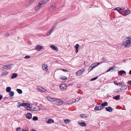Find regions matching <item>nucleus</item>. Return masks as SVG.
<instances>
[{
    "instance_id": "f257e3e1",
    "label": "nucleus",
    "mask_w": 131,
    "mask_h": 131,
    "mask_svg": "<svg viewBox=\"0 0 131 131\" xmlns=\"http://www.w3.org/2000/svg\"><path fill=\"white\" fill-rule=\"evenodd\" d=\"M123 45L125 48H129L131 46V36L124 39Z\"/></svg>"
},
{
    "instance_id": "f03ea898",
    "label": "nucleus",
    "mask_w": 131,
    "mask_h": 131,
    "mask_svg": "<svg viewBox=\"0 0 131 131\" xmlns=\"http://www.w3.org/2000/svg\"><path fill=\"white\" fill-rule=\"evenodd\" d=\"M100 63H101L95 62L92 64L89 68V69L88 70L89 72H90L93 68H94L96 66H97Z\"/></svg>"
},
{
    "instance_id": "7ed1b4c3",
    "label": "nucleus",
    "mask_w": 131,
    "mask_h": 131,
    "mask_svg": "<svg viewBox=\"0 0 131 131\" xmlns=\"http://www.w3.org/2000/svg\"><path fill=\"white\" fill-rule=\"evenodd\" d=\"M85 70V69L83 68L79 70L76 72V74L78 76H81L84 73Z\"/></svg>"
},
{
    "instance_id": "20e7f679",
    "label": "nucleus",
    "mask_w": 131,
    "mask_h": 131,
    "mask_svg": "<svg viewBox=\"0 0 131 131\" xmlns=\"http://www.w3.org/2000/svg\"><path fill=\"white\" fill-rule=\"evenodd\" d=\"M103 108L101 104L98 103L96 105L94 110L96 111H99L101 110Z\"/></svg>"
},
{
    "instance_id": "39448f33",
    "label": "nucleus",
    "mask_w": 131,
    "mask_h": 131,
    "mask_svg": "<svg viewBox=\"0 0 131 131\" xmlns=\"http://www.w3.org/2000/svg\"><path fill=\"white\" fill-rule=\"evenodd\" d=\"M67 86L65 83L62 84L60 86L61 89L63 91L66 90L67 88Z\"/></svg>"
},
{
    "instance_id": "423d86ee",
    "label": "nucleus",
    "mask_w": 131,
    "mask_h": 131,
    "mask_svg": "<svg viewBox=\"0 0 131 131\" xmlns=\"http://www.w3.org/2000/svg\"><path fill=\"white\" fill-rule=\"evenodd\" d=\"M11 65L9 64L5 65L2 67V70L5 71L8 70L9 69H10L11 68Z\"/></svg>"
},
{
    "instance_id": "0eeeda50",
    "label": "nucleus",
    "mask_w": 131,
    "mask_h": 131,
    "mask_svg": "<svg viewBox=\"0 0 131 131\" xmlns=\"http://www.w3.org/2000/svg\"><path fill=\"white\" fill-rule=\"evenodd\" d=\"M78 123L79 125L85 127L86 126V124L83 121H78Z\"/></svg>"
},
{
    "instance_id": "6e6552de",
    "label": "nucleus",
    "mask_w": 131,
    "mask_h": 131,
    "mask_svg": "<svg viewBox=\"0 0 131 131\" xmlns=\"http://www.w3.org/2000/svg\"><path fill=\"white\" fill-rule=\"evenodd\" d=\"M55 101L56 102V104L57 105H61L63 104V102L59 99H56Z\"/></svg>"
},
{
    "instance_id": "1a4fd4ad",
    "label": "nucleus",
    "mask_w": 131,
    "mask_h": 131,
    "mask_svg": "<svg viewBox=\"0 0 131 131\" xmlns=\"http://www.w3.org/2000/svg\"><path fill=\"white\" fill-rule=\"evenodd\" d=\"M47 67L48 66L47 64H44L42 65V69L44 71H47L48 70Z\"/></svg>"
},
{
    "instance_id": "9d476101",
    "label": "nucleus",
    "mask_w": 131,
    "mask_h": 131,
    "mask_svg": "<svg viewBox=\"0 0 131 131\" xmlns=\"http://www.w3.org/2000/svg\"><path fill=\"white\" fill-rule=\"evenodd\" d=\"M50 47L52 50L57 51L58 50V47L56 46H55L54 45H50Z\"/></svg>"
},
{
    "instance_id": "9b49d317",
    "label": "nucleus",
    "mask_w": 131,
    "mask_h": 131,
    "mask_svg": "<svg viewBox=\"0 0 131 131\" xmlns=\"http://www.w3.org/2000/svg\"><path fill=\"white\" fill-rule=\"evenodd\" d=\"M105 108L106 111L110 112H111L113 110V109L110 106L106 107H105Z\"/></svg>"
},
{
    "instance_id": "f8f14e48",
    "label": "nucleus",
    "mask_w": 131,
    "mask_h": 131,
    "mask_svg": "<svg viewBox=\"0 0 131 131\" xmlns=\"http://www.w3.org/2000/svg\"><path fill=\"white\" fill-rule=\"evenodd\" d=\"M26 117L28 119H30L32 118V114H31L28 113L26 115Z\"/></svg>"
},
{
    "instance_id": "ddd939ff",
    "label": "nucleus",
    "mask_w": 131,
    "mask_h": 131,
    "mask_svg": "<svg viewBox=\"0 0 131 131\" xmlns=\"http://www.w3.org/2000/svg\"><path fill=\"white\" fill-rule=\"evenodd\" d=\"M47 99L48 101H50L54 102L55 101L56 99L52 97H47Z\"/></svg>"
},
{
    "instance_id": "4468645a",
    "label": "nucleus",
    "mask_w": 131,
    "mask_h": 131,
    "mask_svg": "<svg viewBox=\"0 0 131 131\" xmlns=\"http://www.w3.org/2000/svg\"><path fill=\"white\" fill-rule=\"evenodd\" d=\"M23 106L25 107H29L30 106V104L28 103H23Z\"/></svg>"
},
{
    "instance_id": "2eb2a0df",
    "label": "nucleus",
    "mask_w": 131,
    "mask_h": 131,
    "mask_svg": "<svg viewBox=\"0 0 131 131\" xmlns=\"http://www.w3.org/2000/svg\"><path fill=\"white\" fill-rule=\"evenodd\" d=\"M102 107L103 108L105 106H107L108 105V103L107 102H105L104 103H103L102 104H101Z\"/></svg>"
},
{
    "instance_id": "dca6fc26",
    "label": "nucleus",
    "mask_w": 131,
    "mask_h": 131,
    "mask_svg": "<svg viewBox=\"0 0 131 131\" xmlns=\"http://www.w3.org/2000/svg\"><path fill=\"white\" fill-rule=\"evenodd\" d=\"M35 49L38 51H39L41 50V46L37 45L36 46Z\"/></svg>"
},
{
    "instance_id": "f3484780",
    "label": "nucleus",
    "mask_w": 131,
    "mask_h": 131,
    "mask_svg": "<svg viewBox=\"0 0 131 131\" xmlns=\"http://www.w3.org/2000/svg\"><path fill=\"white\" fill-rule=\"evenodd\" d=\"M18 76L17 74L16 73H14L12 74L11 78L12 79H15Z\"/></svg>"
},
{
    "instance_id": "a211bd4d",
    "label": "nucleus",
    "mask_w": 131,
    "mask_h": 131,
    "mask_svg": "<svg viewBox=\"0 0 131 131\" xmlns=\"http://www.w3.org/2000/svg\"><path fill=\"white\" fill-rule=\"evenodd\" d=\"M125 73V71L124 70H121L118 72V74L120 75H122L123 74H124Z\"/></svg>"
},
{
    "instance_id": "6ab92c4d",
    "label": "nucleus",
    "mask_w": 131,
    "mask_h": 131,
    "mask_svg": "<svg viewBox=\"0 0 131 131\" xmlns=\"http://www.w3.org/2000/svg\"><path fill=\"white\" fill-rule=\"evenodd\" d=\"M120 95H118L116 96H114L113 97V99H115L116 100H119L120 99Z\"/></svg>"
},
{
    "instance_id": "aec40b11",
    "label": "nucleus",
    "mask_w": 131,
    "mask_h": 131,
    "mask_svg": "<svg viewBox=\"0 0 131 131\" xmlns=\"http://www.w3.org/2000/svg\"><path fill=\"white\" fill-rule=\"evenodd\" d=\"M54 120L51 119H49L47 122V123L49 124H50L51 123H54Z\"/></svg>"
},
{
    "instance_id": "412c9836",
    "label": "nucleus",
    "mask_w": 131,
    "mask_h": 131,
    "mask_svg": "<svg viewBox=\"0 0 131 131\" xmlns=\"http://www.w3.org/2000/svg\"><path fill=\"white\" fill-rule=\"evenodd\" d=\"M41 6V3L40 2L38 5L35 8V10H38L39 9V8Z\"/></svg>"
},
{
    "instance_id": "4be33fe9",
    "label": "nucleus",
    "mask_w": 131,
    "mask_h": 131,
    "mask_svg": "<svg viewBox=\"0 0 131 131\" xmlns=\"http://www.w3.org/2000/svg\"><path fill=\"white\" fill-rule=\"evenodd\" d=\"M48 1V0H42V1H41V5L45 4V3H47Z\"/></svg>"
},
{
    "instance_id": "5701e85b",
    "label": "nucleus",
    "mask_w": 131,
    "mask_h": 131,
    "mask_svg": "<svg viewBox=\"0 0 131 131\" xmlns=\"http://www.w3.org/2000/svg\"><path fill=\"white\" fill-rule=\"evenodd\" d=\"M127 88V85H124L121 88V90L124 91L126 90Z\"/></svg>"
},
{
    "instance_id": "b1692460",
    "label": "nucleus",
    "mask_w": 131,
    "mask_h": 131,
    "mask_svg": "<svg viewBox=\"0 0 131 131\" xmlns=\"http://www.w3.org/2000/svg\"><path fill=\"white\" fill-rule=\"evenodd\" d=\"M60 79L62 80H66L67 79V78L66 77L64 76H61L59 77Z\"/></svg>"
},
{
    "instance_id": "393cba45",
    "label": "nucleus",
    "mask_w": 131,
    "mask_h": 131,
    "mask_svg": "<svg viewBox=\"0 0 131 131\" xmlns=\"http://www.w3.org/2000/svg\"><path fill=\"white\" fill-rule=\"evenodd\" d=\"M124 12H125V13L126 15L129 14L130 13V10H125Z\"/></svg>"
},
{
    "instance_id": "a878e982",
    "label": "nucleus",
    "mask_w": 131,
    "mask_h": 131,
    "mask_svg": "<svg viewBox=\"0 0 131 131\" xmlns=\"http://www.w3.org/2000/svg\"><path fill=\"white\" fill-rule=\"evenodd\" d=\"M35 0H30L29 2V4H28L27 5H26L27 6H28L30 4L34 2L35 1Z\"/></svg>"
},
{
    "instance_id": "bb28decb",
    "label": "nucleus",
    "mask_w": 131,
    "mask_h": 131,
    "mask_svg": "<svg viewBox=\"0 0 131 131\" xmlns=\"http://www.w3.org/2000/svg\"><path fill=\"white\" fill-rule=\"evenodd\" d=\"M18 104L19 105L18 106H17V107L18 108L20 107L21 106H23V103H21L20 102H18Z\"/></svg>"
},
{
    "instance_id": "cd10ccee",
    "label": "nucleus",
    "mask_w": 131,
    "mask_h": 131,
    "mask_svg": "<svg viewBox=\"0 0 131 131\" xmlns=\"http://www.w3.org/2000/svg\"><path fill=\"white\" fill-rule=\"evenodd\" d=\"M11 90V88L10 87H7L6 90V92H10Z\"/></svg>"
},
{
    "instance_id": "c85d7f7f",
    "label": "nucleus",
    "mask_w": 131,
    "mask_h": 131,
    "mask_svg": "<svg viewBox=\"0 0 131 131\" xmlns=\"http://www.w3.org/2000/svg\"><path fill=\"white\" fill-rule=\"evenodd\" d=\"M17 91L19 94H21L22 93V90L19 89H17L16 90Z\"/></svg>"
},
{
    "instance_id": "c756f323",
    "label": "nucleus",
    "mask_w": 131,
    "mask_h": 131,
    "mask_svg": "<svg viewBox=\"0 0 131 131\" xmlns=\"http://www.w3.org/2000/svg\"><path fill=\"white\" fill-rule=\"evenodd\" d=\"M9 95L10 96H12L14 95V93L13 91L9 92Z\"/></svg>"
},
{
    "instance_id": "7c9ffc66",
    "label": "nucleus",
    "mask_w": 131,
    "mask_h": 131,
    "mask_svg": "<svg viewBox=\"0 0 131 131\" xmlns=\"http://www.w3.org/2000/svg\"><path fill=\"white\" fill-rule=\"evenodd\" d=\"M80 116L82 118H84L87 117V116H85V114H81L80 115Z\"/></svg>"
},
{
    "instance_id": "2f4dec72",
    "label": "nucleus",
    "mask_w": 131,
    "mask_h": 131,
    "mask_svg": "<svg viewBox=\"0 0 131 131\" xmlns=\"http://www.w3.org/2000/svg\"><path fill=\"white\" fill-rule=\"evenodd\" d=\"M71 121L69 119H66L64 120V122L65 123L67 124V123H69Z\"/></svg>"
},
{
    "instance_id": "473e14b6",
    "label": "nucleus",
    "mask_w": 131,
    "mask_h": 131,
    "mask_svg": "<svg viewBox=\"0 0 131 131\" xmlns=\"http://www.w3.org/2000/svg\"><path fill=\"white\" fill-rule=\"evenodd\" d=\"M32 119L33 120L36 121L38 119V118L37 116H35L33 117Z\"/></svg>"
},
{
    "instance_id": "72a5a7b5",
    "label": "nucleus",
    "mask_w": 131,
    "mask_h": 131,
    "mask_svg": "<svg viewBox=\"0 0 131 131\" xmlns=\"http://www.w3.org/2000/svg\"><path fill=\"white\" fill-rule=\"evenodd\" d=\"M114 69V68L113 67H112L111 68H110L109 69H108L107 70V72H108L110 71H111V70H113ZM111 71L112 72V71Z\"/></svg>"
},
{
    "instance_id": "f704fd0d",
    "label": "nucleus",
    "mask_w": 131,
    "mask_h": 131,
    "mask_svg": "<svg viewBox=\"0 0 131 131\" xmlns=\"http://www.w3.org/2000/svg\"><path fill=\"white\" fill-rule=\"evenodd\" d=\"M73 103V102L71 100H69L68 101V102L67 103V104L68 105H69V104H71L72 103Z\"/></svg>"
},
{
    "instance_id": "c9c22d12",
    "label": "nucleus",
    "mask_w": 131,
    "mask_h": 131,
    "mask_svg": "<svg viewBox=\"0 0 131 131\" xmlns=\"http://www.w3.org/2000/svg\"><path fill=\"white\" fill-rule=\"evenodd\" d=\"M46 91V90L44 88L41 87V92H44Z\"/></svg>"
},
{
    "instance_id": "e433bc0d",
    "label": "nucleus",
    "mask_w": 131,
    "mask_h": 131,
    "mask_svg": "<svg viewBox=\"0 0 131 131\" xmlns=\"http://www.w3.org/2000/svg\"><path fill=\"white\" fill-rule=\"evenodd\" d=\"M98 77L97 76V77H96L92 79L91 80V81H93L94 80H96L97 78Z\"/></svg>"
},
{
    "instance_id": "4c0bfd02",
    "label": "nucleus",
    "mask_w": 131,
    "mask_h": 131,
    "mask_svg": "<svg viewBox=\"0 0 131 131\" xmlns=\"http://www.w3.org/2000/svg\"><path fill=\"white\" fill-rule=\"evenodd\" d=\"M52 33L51 31L50 30L49 31L47 34V36H48L49 35H50Z\"/></svg>"
},
{
    "instance_id": "58836bf2",
    "label": "nucleus",
    "mask_w": 131,
    "mask_h": 131,
    "mask_svg": "<svg viewBox=\"0 0 131 131\" xmlns=\"http://www.w3.org/2000/svg\"><path fill=\"white\" fill-rule=\"evenodd\" d=\"M30 57L29 56H26L24 58L25 59H29Z\"/></svg>"
},
{
    "instance_id": "ea45409f",
    "label": "nucleus",
    "mask_w": 131,
    "mask_h": 131,
    "mask_svg": "<svg viewBox=\"0 0 131 131\" xmlns=\"http://www.w3.org/2000/svg\"><path fill=\"white\" fill-rule=\"evenodd\" d=\"M121 9L120 8V7H117V8H115V9H114V10H116L117 11H119V10H120V9Z\"/></svg>"
},
{
    "instance_id": "a19ab883",
    "label": "nucleus",
    "mask_w": 131,
    "mask_h": 131,
    "mask_svg": "<svg viewBox=\"0 0 131 131\" xmlns=\"http://www.w3.org/2000/svg\"><path fill=\"white\" fill-rule=\"evenodd\" d=\"M79 44H77L74 47L75 48H78L79 47Z\"/></svg>"
},
{
    "instance_id": "79ce46f5",
    "label": "nucleus",
    "mask_w": 131,
    "mask_h": 131,
    "mask_svg": "<svg viewBox=\"0 0 131 131\" xmlns=\"http://www.w3.org/2000/svg\"><path fill=\"white\" fill-rule=\"evenodd\" d=\"M114 83L116 84V85H118V83L117 82V81H114L113 82Z\"/></svg>"
},
{
    "instance_id": "37998d69",
    "label": "nucleus",
    "mask_w": 131,
    "mask_h": 131,
    "mask_svg": "<svg viewBox=\"0 0 131 131\" xmlns=\"http://www.w3.org/2000/svg\"><path fill=\"white\" fill-rule=\"evenodd\" d=\"M60 70L65 72H67L68 71V70H67L64 69H61Z\"/></svg>"
},
{
    "instance_id": "c03bdc74",
    "label": "nucleus",
    "mask_w": 131,
    "mask_h": 131,
    "mask_svg": "<svg viewBox=\"0 0 131 131\" xmlns=\"http://www.w3.org/2000/svg\"><path fill=\"white\" fill-rule=\"evenodd\" d=\"M102 59L103 61H105L107 59L105 57H103L102 58Z\"/></svg>"
},
{
    "instance_id": "a18cd8bd",
    "label": "nucleus",
    "mask_w": 131,
    "mask_h": 131,
    "mask_svg": "<svg viewBox=\"0 0 131 131\" xmlns=\"http://www.w3.org/2000/svg\"><path fill=\"white\" fill-rule=\"evenodd\" d=\"M20 127H18L16 129L17 131H20Z\"/></svg>"
},
{
    "instance_id": "49530a36",
    "label": "nucleus",
    "mask_w": 131,
    "mask_h": 131,
    "mask_svg": "<svg viewBox=\"0 0 131 131\" xmlns=\"http://www.w3.org/2000/svg\"><path fill=\"white\" fill-rule=\"evenodd\" d=\"M75 49V52L76 53H77L78 52V48H76Z\"/></svg>"
},
{
    "instance_id": "de8ad7c7",
    "label": "nucleus",
    "mask_w": 131,
    "mask_h": 131,
    "mask_svg": "<svg viewBox=\"0 0 131 131\" xmlns=\"http://www.w3.org/2000/svg\"><path fill=\"white\" fill-rule=\"evenodd\" d=\"M127 83L131 85V80L128 81Z\"/></svg>"
},
{
    "instance_id": "09e8293b",
    "label": "nucleus",
    "mask_w": 131,
    "mask_h": 131,
    "mask_svg": "<svg viewBox=\"0 0 131 131\" xmlns=\"http://www.w3.org/2000/svg\"><path fill=\"white\" fill-rule=\"evenodd\" d=\"M33 110L34 111H37L38 110L36 109V108L35 107L34 108Z\"/></svg>"
},
{
    "instance_id": "8fccbe9b",
    "label": "nucleus",
    "mask_w": 131,
    "mask_h": 131,
    "mask_svg": "<svg viewBox=\"0 0 131 131\" xmlns=\"http://www.w3.org/2000/svg\"><path fill=\"white\" fill-rule=\"evenodd\" d=\"M118 83V85H120L121 86L123 85L122 83L121 82H119V83Z\"/></svg>"
},
{
    "instance_id": "3c124183",
    "label": "nucleus",
    "mask_w": 131,
    "mask_h": 131,
    "mask_svg": "<svg viewBox=\"0 0 131 131\" xmlns=\"http://www.w3.org/2000/svg\"><path fill=\"white\" fill-rule=\"evenodd\" d=\"M55 7H56L55 6L53 5L52 6L51 8L52 9H53V8H55Z\"/></svg>"
},
{
    "instance_id": "603ef678",
    "label": "nucleus",
    "mask_w": 131,
    "mask_h": 131,
    "mask_svg": "<svg viewBox=\"0 0 131 131\" xmlns=\"http://www.w3.org/2000/svg\"><path fill=\"white\" fill-rule=\"evenodd\" d=\"M38 90L39 91L41 92V89L40 86L38 87Z\"/></svg>"
},
{
    "instance_id": "864d4df0",
    "label": "nucleus",
    "mask_w": 131,
    "mask_h": 131,
    "mask_svg": "<svg viewBox=\"0 0 131 131\" xmlns=\"http://www.w3.org/2000/svg\"><path fill=\"white\" fill-rule=\"evenodd\" d=\"M27 110H30V111H31V110H33V109H32V107H30L29 108V109H27Z\"/></svg>"
},
{
    "instance_id": "5fc2aeb1",
    "label": "nucleus",
    "mask_w": 131,
    "mask_h": 131,
    "mask_svg": "<svg viewBox=\"0 0 131 131\" xmlns=\"http://www.w3.org/2000/svg\"><path fill=\"white\" fill-rule=\"evenodd\" d=\"M54 28V26H53V27L51 29V30H50L51 31V32H52L53 31V28Z\"/></svg>"
},
{
    "instance_id": "6e6d98bb",
    "label": "nucleus",
    "mask_w": 131,
    "mask_h": 131,
    "mask_svg": "<svg viewBox=\"0 0 131 131\" xmlns=\"http://www.w3.org/2000/svg\"><path fill=\"white\" fill-rule=\"evenodd\" d=\"M120 8L121 9H120V10H124V9H125V8H124V7Z\"/></svg>"
},
{
    "instance_id": "4d7b16f0",
    "label": "nucleus",
    "mask_w": 131,
    "mask_h": 131,
    "mask_svg": "<svg viewBox=\"0 0 131 131\" xmlns=\"http://www.w3.org/2000/svg\"><path fill=\"white\" fill-rule=\"evenodd\" d=\"M2 97V95H1L0 94V100H1V99Z\"/></svg>"
},
{
    "instance_id": "13d9d810",
    "label": "nucleus",
    "mask_w": 131,
    "mask_h": 131,
    "mask_svg": "<svg viewBox=\"0 0 131 131\" xmlns=\"http://www.w3.org/2000/svg\"><path fill=\"white\" fill-rule=\"evenodd\" d=\"M22 131H28V130H25L23 129L22 130Z\"/></svg>"
},
{
    "instance_id": "bf43d9fd",
    "label": "nucleus",
    "mask_w": 131,
    "mask_h": 131,
    "mask_svg": "<svg viewBox=\"0 0 131 131\" xmlns=\"http://www.w3.org/2000/svg\"><path fill=\"white\" fill-rule=\"evenodd\" d=\"M9 35V34H8V33H6V34L5 35V36H8Z\"/></svg>"
},
{
    "instance_id": "052dcab7",
    "label": "nucleus",
    "mask_w": 131,
    "mask_h": 131,
    "mask_svg": "<svg viewBox=\"0 0 131 131\" xmlns=\"http://www.w3.org/2000/svg\"><path fill=\"white\" fill-rule=\"evenodd\" d=\"M121 90H121V89L120 90H118L117 91V92H121Z\"/></svg>"
},
{
    "instance_id": "680f3d73",
    "label": "nucleus",
    "mask_w": 131,
    "mask_h": 131,
    "mask_svg": "<svg viewBox=\"0 0 131 131\" xmlns=\"http://www.w3.org/2000/svg\"><path fill=\"white\" fill-rule=\"evenodd\" d=\"M31 131H36V130L34 129H32Z\"/></svg>"
},
{
    "instance_id": "e2e57ef3",
    "label": "nucleus",
    "mask_w": 131,
    "mask_h": 131,
    "mask_svg": "<svg viewBox=\"0 0 131 131\" xmlns=\"http://www.w3.org/2000/svg\"><path fill=\"white\" fill-rule=\"evenodd\" d=\"M129 74L131 75V70L129 72Z\"/></svg>"
},
{
    "instance_id": "0e129e2a",
    "label": "nucleus",
    "mask_w": 131,
    "mask_h": 131,
    "mask_svg": "<svg viewBox=\"0 0 131 131\" xmlns=\"http://www.w3.org/2000/svg\"><path fill=\"white\" fill-rule=\"evenodd\" d=\"M42 47L41 46V49H42Z\"/></svg>"
},
{
    "instance_id": "69168bd1",
    "label": "nucleus",
    "mask_w": 131,
    "mask_h": 131,
    "mask_svg": "<svg viewBox=\"0 0 131 131\" xmlns=\"http://www.w3.org/2000/svg\"><path fill=\"white\" fill-rule=\"evenodd\" d=\"M89 69V71H90V69Z\"/></svg>"
},
{
    "instance_id": "338daca9",
    "label": "nucleus",
    "mask_w": 131,
    "mask_h": 131,
    "mask_svg": "<svg viewBox=\"0 0 131 131\" xmlns=\"http://www.w3.org/2000/svg\"><path fill=\"white\" fill-rule=\"evenodd\" d=\"M48 1H49V0H48Z\"/></svg>"
}]
</instances>
